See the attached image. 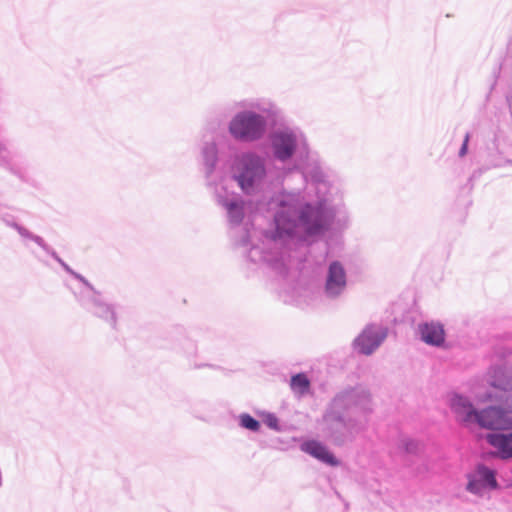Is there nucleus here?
Listing matches in <instances>:
<instances>
[{
	"instance_id": "1",
	"label": "nucleus",
	"mask_w": 512,
	"mask_h": 512,
	"mask_svg": "<svg viewBox=\"0 0 512 512\" xmlns=\"http://www.w3.org/2000/svg\"><path fill=\"white\" fill-rule=\"evenodd\" d=\"M265 122L263 118L254 113H241L230 123L231 134L241 140H254L264 132Z\"/></svg>"
},
{
	"instance_id": "6",
	"label": "nucleus",
	"mask_w": 512,
	"mask_h": 512,
	"mask_svg": "<svg viewBox=\"0 0 512 512\" xmlns=\"http://www.w3.org/2000/svg\"><path fill=\"white\" fill-rule=\"evenodd\" d=\"M346 276L342 265L339 262L331 263L326 282V290L333 295L340 293L345 287Z\"/></svg>"
},
{
	"instance_id": "18",
	"label": "nucleus",
	"mask_w": 512,
	"mask_h": 512,
	"mask_svg": "<svg viewBox=\"0 0 512 512\" xmlns=\"http://www.w3.org/2000/svg\"><path fill=\"white\" fill-rule=\"evenodd\" d=\"M491 398V396H488L486 399H479L480 402H486L487 400H489Z\"/></svg>"
},
{
	"instance_id": "3",
	"label": "nucleus",
	"mask_w": 512,
	"mask_h": 512,
	"mask_svg": "<svg viewBox=\"0 0 512 512\" xmlns=\"http://www.w3.org/2000/svg\"><path fill=\"white\" fill-rule=\"evenodd\" d=\"M386 335L384 328L367 326L355 340V346L360 353L369 355L380 345Z\"/></svg>"
},
{
	"instance_id": "5",
	"label": "nucleus",
	"mask_w": 512,
	"mask_h": 512,
	"mask_svg": "<svg viewBox=\"0 0 512 512\" xmlns=\"http://www.w3.org/2000/svg\"><path fill=\"white\" fill-rule=\"evenodd\" d=\"M299 222L303 225L305 231L311 235L319 233L323 228L320 210L311 206H307L305 210L302 211Z\"/></svg>"
},
{
	"instance_id": "9",
	"label": "nucleus",
	"mask_w": 512,
	"mask_h": 512,
	"mask_svg": "<svg viewBox=\"0 0 512 512\" xmlns=\"http://www.w3.org/2000/svg\"><path fill=\"white\" fill-rule=\"evenodd\" d=\"M487 441L497 449L502 459L512 458V433L510 434H488Z\"/></svg>"
},
{
	"instance_id": "13",
	"label": "nucleus",
	"mask_w": 512,
	"mask_h": 512,
	"mask_svg": "<svg viewBox=\"0 0 512 512\" xmlns=\"http://www.w3.org/2000/svg\"><path fill=\"white\" fill-rule=\"evenodd\" d=\"M477 476L485 487H489L491 489H495L497 487V481L493 470L485 466H480L477 469Z\"/></svg>"
},
{
	"instance_id": "2",
	"label": "nucleus",
	"mask_w": 512,
	"mask_h": 512,
	"mask_svg": "<svg viewBox=\"0 0 512 512\" xmlns=\"http://www.w3.org/2000/svg\"><path fill=\"white\" fill-rule=\"evenodd\" d=\"M244 171L238 176L241 188L248 192L264 176V167L258 157L248 155L244 158Z\"/></svg>"
},
{
	"instance_id": "12",
	"label": "nucleus",
	"mask_w": 512,
	"mask_h": 512,
	"mask_svg": "<svg viewBox=\"0 0 512 512\" xmlns=\"http://www.w3.org/2000/svg\"><path fill=\"white\" fill-rule=\"evenodd\" d=\"M290 386L295 393L304 395L309 391L310 381L305 374L299 373L291 378Z\"/></svg>"
},
{
	"instance_id": "10",
	"label": "nucleus",
	"mask_w": 512,
	"mask_h": 512,
	"mask_svg": "<svg viewBox=\"0 0 512 512\" xmlns=\"http://www.w3.org/2000/svg\"><path fill=\"white\" fill-rule=\"evenodd\" d=\"M303 450L328 465L337 466L339 464L334 455L319 442L309 441L303 445Z\"/></svg>"
},
{
	"instance_id": "4",
	"label": "nucleus",
	"mask_w": 512,
	"mask_h": 512,
	"mask_svg": "<svg viewBox=\"0 0 512 512\" xmlns=\"http://www.w3.org/2000/svg\"><path fill=\"white\" fill-rule=\"evenodd\" d=\"M451 408L458 419L464 423H475L478 412L475 411L472 404L465 398L455 395L451 399Z\"/></svg>"
},
{
	"instance_id": "7",
	"label": "nucleus",
	"mask_w": 512,
	"mask_h": 512,
	"mask_svg": "<svg viewBox=\"0 0 512 512\" xmlns=\"http://www.w3.org/2000/svg\"><path fill=\"white\" fill-rule=\"evenodd\" d=\"M295 146V138L291 134L278 133L273 138L275 155L281 160L290 158L294 153Z\"/></svg>"
},
{
	"instance_id": "17",
	"label": "nucleus",
	"mask_w": 512,
	"mask_h": 512,
	"mask_svg": "<svg viewBox=\"0 0 512 512\" xmlns=\"http://www.w3.org/2000/svg\"><path fill=\"white\" fill-rule=\"evenodd\" d=\"M468 140H469V136L466 135L464 143H463L462 148L460 150V156H464L466 154Z\"/></svg>"
},
{
	"instance_id": "16",
	"label": "nucleus",
	"mask_w": 512,
	"mask_h": 512,
	"mask_svg": "<svg viewBox=\"0 0 512 512\" xmlns=\"http://www.w3.org/2000/svg\"><path fill=\"white\" fill-rule=\"evenodd\" d=\"M483 488H485V485L481 483L477 475L470 479L467 485V489L475 494H480Z\"/></svg>"
},
{
	"instance_id": "8",
	"label": "nucleus",
	"mask_w": 512,
	"mask_h": 512,
	"mask_svg": "<svg viewBox=\"0 0 512 512\" xmlns=\"http://www.w3.org/2000/svg\"><path fill=\"white\" fill-rule=\"evenodd\" d=\"M419 330L422 340L429 345L439 346L444 342L445 332L439 323H425L420 325Z\"/></svg>"
},
{
	"instance_id": "11",
	"label": "nucleus",
	"mask_w": 512,
	"mask_h": 512,
	"mask_svg": "<svg viewBox=\"0 0 512 512\" xmlns=\"http://www.w3.org/2000/svg\"><path fill=\"white\" fill-rule=\"evenodd\" d=\"M295 215V211L289 209L288 216L284 212H280L275 217L276 227L279 233L291 234L295 227V220L291 216Z\"/></svg>"
},
{
	"instance_id": "14",
	"label": "nucleus",
	"mask_w": 512,
	"mask_h": 512,
	"mask_svg": "<svg viewBox=\"0 0 512 512\" xmlns=\"http://www.w3.org/2000/svg\"><path fill=\"white\" fill-rule=\"evenodd\" d=\"M93 314L99 318H102L106 321L115 323V315L111 307L105 303H95Z\"/></svg>"
},
{
	"instance_id": "15",
	"label": "nucleus",
	"mask_w": 512,
	"mask_h": 512,
	"mask_svg": "<svg viewBox=\"0 0 512 512\" xmlns=\"http://www.w3.org/2000/svg\"><path fill=\"white\" fill-rule=\"evenodd\" d=\"M241 425L251 431H257L260 428V423L248 414H244L240 418Z\"/></svg>"
}]
</instances>
